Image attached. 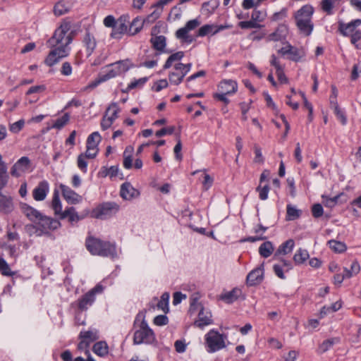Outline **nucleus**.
<instances>
[{"instance_id": "obj_1", "label": "nucleus", "mask_w": 361, "mask_h": 361, "mask_svg": "<svg viewBox=\"0 0 361 361\" xmlns=\"http://www.w3.org/2000/svg\"><path fill=\"white\" fill-rule=\"evenodd\" d=\"M23 213L34 224V228L39 235L48 234L50 231L61 227V223L57 219L43 214L37 209L27 204H22Z\"/></svg>"}, {"instance_id": "obj_2", "label": "nucleus", "mask_w": 361, "mask_h": 361, "mask_svg": "<svg viewBox=\"0 0 361 361\" xmlns=\"http://www.w3.org/2000/svg\"><path fill=\"white\" fill-rule=\"evenodd\" d=\"M85 247L92 255L114 258L117 256L114 243L102 240L99 238L88 236L85 240Z\"/></svg>"}, {"instance_id": "obj_3", "label": "nucleus", "mask_w": 361, "mask_h": 361, "mask_svg": "<svg viewBox=\"0 0 361 361\" xmlns=\"http://www.w3.org/2000/svg\"><path fill=\"white\" fill-rule=\"evenodd\" d=\"M130 64L128 60L118 61L109 65L106 70L100 73L94 81L86 86L84 88V90H87V89H94L100 83L125 73L130 69Z\"/></svg>"}, {"instance_id": "obj_4", "label": "nucleus", "mask_w": 361, "mask_h": 361, "mask_svg": "<svg viewBox=\"0 0 361 361\" xmlns=\"http://www.w3.org/2000/svg\"><path fill=\"white\" fill-rule=\"evenodd\" d=\"M145 317V316L143 312H139L135 317L134 326L137 329L135 330L133 336L134 344H149L155 339L154 334L148 326Z\"/></svg>"}, {"instance_id": "obj_5", "label": "nucleus", "mask_w": 361, "mask_h": 361, "mask_svg": "<svg viewBox=\"0 0 361 361\" xmlns=\"http://www.w3.org/2000/svg\"><path fill=\"white\" fill-rule=\"evenodd\" d=\"M314 11L312 6L306 4L298 9L294 14L297 27L305 36L310 35L314 29V23L312 22Z\"/></svg>"}, {"instance_id": "obj_6", "label": "nucleus", "mask_w": 361, "mask_h": 361, "mask_svg": "<svg viewBox=\"0 0 361 361\" xmlns=\"http://www.w3.org/2000/svg\"><path fill=\"white\" fill-rule=\"evenodd\" d=\"M71 25L69 22H64L58 27L53 36L48 40L50 47L67 46L72 42L73 39V32H69Z\"/></svg>"}, {"instance_id": "obj_7", "label": "nucleus", "mask_w": 361, "mask_h": 361, "mask_svg": "<svg viewBox=\"0 0 361 361\" xmlns=\"http://www.w3.org/2000/svg\"><path fill=\"white\" fill-rule=\"evenodd\" d=\"M204 340L207 351L212 353L226 346V341L227 340V336L220 334L215 329H211L205 334Z\"/></svg>"}, {"instance_id": "obj_8", "label": "nucleus", "mask_w": 361, "mask_h": 361, "mask_svg": "<svg viewBox=\"0 0 361 361\" xmlns=\"http://www.w3.org/2000/svg\"><path fill=\"white\" fill-rule=\"evenodd\" d=\"M218 92L213 94V97L219 101L228 104L230 100L227 98V95L235 94L238 90V83L235 80L231 79L222 80L217 87Z\"/></svg>"}, {"instance_id": "obj_9", "label": "nucleus", "mask_w": 361, "mask_h": 361, "mask_svg": "<svg viewBox=\"0 0 361 361\" xmlns=\"http://www.w3.org/2000/svg\"><path fill=\"white\" fill-rule=\"evenodd\" d=\"M103 286L97 284L93 288L90 290L77 300L78 307L80 311H85L91 307L95 301L96 295L102 293Z\"/></svg>"}, {"instance_id": "obj_10", "label": "nucleus", "mask_w": 361, "mask_h": 361, "mask_svg": "<svg viewBox=\"0 0 361 361\" xmlns=\"http://www.w3.org/2000/svg\"><path fill=\"white\" fill-rule=\"evenodd\" d=\"M52 49L44 60V63L51 67L59 63L62 59L68 56L70 53L71 48L67 46H56L51 47Z\"/></svg>"}, {"instance_id": "obj_11", "label": "nucleus", "mask_w": 361, "mask_h": 361, "mask_svg": "<svg viewBox=\"0 0 361 361\" xmlns=\"http://www.w3.org/2000/svg\"><path fill=\"white\" fill-rule=\"evenodd\" d=\"M130 16L128 13L121 16L116 22L111 37L114 39H121L123 34L128 32V25L130 23Z\"/></svg>"}, {"instance_id": "obj_12", "label": "nucleus", "mask_w": 361, "mask_h": 361, "mask_svg": "<svg viewBox=\"0 0 361 361\" xmlns=\"http://www.w3.org/2000/svg\"><path fill=\"white\" fill-rule=\"evenodd\" d=\"M183 56H184V52L181 51H177L174 54H172L167 59L166 61L165 62V63L163 66V68L169 69V68H171L173 66V63L177 62L178 63L177 68L182 69V71L184 72V73L185 75H187V73L188 72H190V71L191 70L192 63H189L187 64H183L182 63H180L179 61L183 58Z\"/></svg>"}, {"instance_id": "obj_13", "label": "nucleus", "mask_w": 361, "mask_h": 361, "mask_svg": "<svg viewBox=\"0 0 361 361\" xmlns=\"http://www.w3.org/2000/svg\"><path fill=\"white\" fill-rule=\"evenodd\" d=\"M30 166V160L27 157H22L11 167L10 173L12 176L18 178L25 173Z\"/></svg>"}, {"instance_id": "obj_14", "label": "nucleus", "mask_w": 361, "mask_h": 361, "mask_svg": "<svg viewBox=\"0 0 361 361\" xmlns=\"http://www.w3.org/2000/svg\"><path fill=\"white\" fill-rule=\"evenodd\" d=\"M154 30L153 28L152 30V37L149 41L152 48L157 51L155 56H158L159 54L166 52V38L164 35H157L154 33Z\"/></svg>"}, {"instance_id": "obj_15", "label": "nucleus", "mask_w": 361, "mask_h": 361, "mask_svg": "<svg viewBox=\"0 0 361 361\" xmlns=\"http://www.w3.org/2000/svg\"><path fill=\"white\" fill-rule=\"evenodd\" d=\"M264 263L252 270L247 276L246 283L250 286L259 284L264 279Z\"/></svg>"}, {"instance_id": "obj_16", "label": "nucleus", "mask_w": 361, "mask_h": 361, "mask_svg": "<svg viewBox=\"0 0 361 361\" xmlns=\"http://www.w3.org/2000/svg\"><path fill=\"white\" fill-rule=\"evenodd\" d=\"M49 189L50 186L47 180H43L39 182L32 190L33 199L38 202L44 200L49 192Z\"/></svg>"}, {"instance_id": "obj_17", "label": "nucleus", "mask_w": 361, "mask_h": 361, "mask_svg": "<svg viewBox=\"0 0 361 361\" xmlns=\"http://www.w3.org/2000/svg\"><path fill=\"white\" fill-rule=\"evenodd\" d=\"M59 188L61 190L63 198L68 203L74 204L79 203L81 201V196L73 190L70 187L61 183L59 185Z\"/></svg>"}, {"instance_id": "obj_18", "label": "nucleus", "mask_w": 361, "mask_h": 361, "mask_svg": "<svg viewBox=\"0 0 361 361\" xmlns=\"http://www.w3.org/2000/svg\"><path fill=\"white\" fill-rule=\"evenodd\" d=\"M82 46L85 48V51L87 56L92 54L97 47V39L94 35L89 30H87L82 39Z\"/></svg>"}, {"instance_id": "obj_19", "label": "nucleus", "mask_w": 361, "mask_h": 361, "mask_svg": "<svg viewBox=\"0 0 361 361\" xmlns=\"http://www.w3.org/2000/svg\"><path fill=\"white\" fill-rule=\"evenodd\" d=\"M121 196L126 200H131L140 195V192L135 189L130 183L126 182L121 186Z\"/></svg>"}, {"instance_id": "obj_20", "label": "nucleus", "mask_w": 361, "mask_h": 361, "mask_svg": "<svg viewBox=\"0 0 361 361\" xmlns=\"http://www.w3.org/2000/svg\"><path fill=\"white\" fill-rule=\"evenodd\" d=\"M361 25V20L356 19L348 23H340L338 30L343 36H350L357 30L356 27Z\"/></svg>"}, {"instance_id": "obj_21", "label": "nucleus", "mask_w": 361, "mask_h": 361, "mask_svg": "<svg viewBox=\"0 0 361 361\" xmlns=\"http://www.w3.org/2000/svg\"><path fill=\"white\" fill-rule=\"evenodd\" d=\"M85 217V215H80L76 212L75 207H70L66 208L63 213H61V216L59 217L61 219H68V221L71 224L77 223L79 221L83 219Z\"/></svg>"}, {"instance_id": "obj_22", "label": "nucleus", "mask_w": 361, "mask_h": 361, "mask_svg": "<svg viewBox=\"0 0 361 361\" xmlns=\"http://www.w3.org/2000/svg\"><path fill=\"white\" fill-rule=\"evenodd\" d=\"M242 294L238 288H234L231 291H224L219 296V299L227 304H231L236 301Z\"/></svg>"}, {"instance_id": "obj_23", "label": "nucleus", "mask_w": 361, "mask_h": 361, "mask_svg": "<svg viewBox=\"0 0 361 361\" xmlns=\"http://www.w3.org/2000/svg\"><path fill=\"white\" fill-rule=\"evenodd\" d=\"M119 209V206L114 202H106L103 204L99 210L97 217H106L111 216L117 212Z\"/></svg>"}, {"instance_id": "obj_24", "label": "nucleus", "mask_w": 361, "mask_h": 361, "mask_svg": "<svg viewBox=\"0 0 361 361\" xmlns=\"http://www.w3.org/2000/svg\"><path fill=\"white\" fill-rule=\"evenodd\" d=\"M212 314L209 311H205V310L202 307L198 313L197 319L195 322V325L200 328H203L205 326H207L212 324Z\"/></svg>"}, {"instance_id": "obj_25", "label": "nucleus", "mask_w": 361, "mask_h": 361, "mask_svg": "<svg viewBox=\"0 0 361 361\" xmlns=\"http://www.w3.org/2000/svg\"><path fill=\"white\" fill-rule=\"evenodd\" d=\"M225 28V26L223 25H216L214 24H207L203 26H202L198 30L197 36L199 37H204L206 35H214L216 33H218L219 31L223 30Z\"/></svg>"}, {"instance_id": "obj_26", "label": "nucleus", "mask_w": 361, "mask_h": 361, "mask_svg": "<svg viewBox=\"0 0 361 361\" xmlns=\"http://www.w3.org/2000/svg\"><path fill=\"white\" fill-rule=\"evenodd\" d=\"M71 8V0H60L54 6V13L56 16H60L67 13Z\"/></svg>"}, {"instance_id": "obj_27", "label": "nucleus", "mask_w": 361, "mask_h": 361, "mask_svg": "<svg viewBox=\"0 0 361 361\" xmlns=\"http://www.w3.org/2000/svg\"><path fill=\"white\" fill-rule=\"evenodd\" d=\"M173 71L170 72L169 74V82L175 85H179L183 80L184 77L186 75L182 69H178V63H173Z\"/></svg>"}, {"instance_id": "obj_28", "label": "nucleus", "mask_w": 361, "mask_h": 361, "mask_svg": "<svg viewBox=\"0 0 361 361\" xmlns=\"http://www.w3.org/2000/svg\"><path fill=\"white\" fill-rule=\"evenodd\" d=\"M14 205L11 196L5 195L0 192V212L8 214L13 210Z\"/></svg>"}, {"instance_id": "obj_29", "label": "nucleus", "mask_w": 361, "mask_h": 361, "mask_svg": "<svg viewBox=\"0 0 361 361\" xmlns=\"http://www.w3.org/2000/svg\"><path fill=\"white\" fill-rule=\"evenodd\" d=\"M144 22L145 20L139 16H137L136 18H133V20L131 22L130 21V23L128 25V35L133 36L139 33L143 27Z\"/></svg>"}, {"instance_id": "obj_30", "label": "nucleus", "mask_w": 361, "mask_h": 361, "mask_svg": "<svg viewBox=\"0 0 361 361\" xmlns=\"http://www.w3.org/2000/svg\"><path fill=\"white\" fill-rule=\"evenodd\" d=\"M288 32L287 25L284 24L279 25L276 31L269 35V40L280 41L284 39Z\"/></svg>"}, {"instance_id": "obj_31", "label": "nucleus", "mask_w": 361, "mask_h": 361, "mask_svg": "<svg viewBox=\"0 0 361 361\" xmlns=\"http://www.w3.org/2000/svg\"><path fill=\"white\" fill-rule=\"evenodd\" d=\"M51 207L54 210L55 215L61 216L62 211V204L59 198V192L55 189L54 190Z\"/></svg>"}, {"instance_id": "obj_32", "label": "nucleus", "mask_w": 361, "mask_h": 361, "mask_svg": "<svg viewBox=\"0 0 361 361\" xmlns=\"http://www.w3.org/2000/svg\"><path fill=\"white\" fill-rule=\"evenodd\" d=\"M295 246V242L293 239H289L283 243L277 249L275 252V256L277 255H285L290 253Z\"/></svg>"}, {"instance_id": "obj_33", "label": "nucleus", "mask_w": 361, "mask_h": 361, "mask_svg": "<svg viewBox=\"0 0 361 361\" xmlns=\"http://www.w3.org/2000/svg\"><path fill=\"white\" fill-rule=\"evenodd\" d=\"M8 176L7 174V166L3 161L1 154H0V190H2L8 182Z\"/></svg>"}, {"instance_id": "obj_34", "label": "nucleus", "mask_w": 361, "mask_h": 361, "mask_svg": "<svg viewBox=\"0 0 361 361\" xmlns=\"http://www.w3.org/2000/svg\"><path fill=\"white\" fill-rule=\"evenodd\" d=\"M120 109L116 103L109 105L105 111L104 116L107 117L112 123L118 118Z\"/></svg>"}, {"instance_id": "obj_35", "label": "nucleus", "mask_w": 361, "mask_h": 361, "mask_svg": "<svg viewBox=\"0 0 361 361\" xmlns=\"http://www.w3.org/2000/svg\"><path fill=\"white\" fill-rule=\"evenodd\" d=\"M302 211L292 204H288L286 207V220L294 221L301 216Z\"/></svg>"}, {"instance_id": "obj_36", "label": "nucleus", "mask_w": 361, "mask_h": 361, "mask_svg": "<svg viewBox=\"0 0 361 361\" xmlns=\"http://www.w3.org/2000/svg\"><path fill=\"white\" fill-rule=\"evenodd\" d=\"M274 250V247L272 243L270 241H266L263 243L259 247V255L264 258L270 257Z\"/></svg>"}, {"instance_id": "obj_37", "label": "nucleus", "mask_w": 361, "mask_h": 361, "mask_svg": "<svg viewBox=\"0 0 361 361\" xmlns=\"http://www.w3.org/2000/svg\"><path fill=\"white\" fill-rule=\"evenodd\" d=\"M340 339L338 338H331L324 341L318 348L319 353H324L331 349L334 345L338 343Z\"/></svg>"}, {"instance_id": "obj_38", "label": "nucleus", "mask_w": 361, "mask_h": 361, "mask_svg": "<svg viewBox=\"0 0 361 361\" xmlns=\"http://www.w3.org/2000/svg\"><path fill=\"white\" fill-rule=\"evenodd\" d=\"M288 59L293 61H298L305 56V52L302 49H298L293 46H289Z\"/></svg>"}, {"instance_id": "obj_39", "label": "nucleus", "mask_w": 361, "mask_h": 361, "mask_svg": "<svg viewBox=\"0 0 361 361\" xmlns=\"http://www.w3.org/2000/svg\"><path fill=\"white\" fill-rule=\"evenodd\" d=\"M309 257V252L307 250L299 248L293 256V260L296 264H300L304 263Z\"/></svg>"}, {"instance_id": "obj_40", "label": "nucleus", "mask_w": 361, "mask_h": 361, "mask_svg": "<svg viewBox=\"0 0 361 361\" xmlns=\"http://www.w3.org/2000/svg\"><path fill=\"white\" fill-rule=\"evenodd\" d=\"M133 152V147L128 146L123 152V166L126 169H130L133 166V159L131 154Z\"/></svg>"}, {"instance_id": "obj_41", "label": "nucleus", "mask_w": 361, "mask_h": 361, "mask_svg": "<svg viewBox=\"0 0 361 361\" xmlns=\"http://www.w3.org/2000/svg\"><path fill=\"white\" fill-rule=\"evenodd\" d=\"M92 350L97 355L103 357L108 353V345L106 342L99 341L93 345Z\"/></svg>"}, {"instance_id": "obj_42", "label": "nucleus", "mask_w": 361, "mask_h": 361, "mask_svg": "<svg viewBox=\"0 0 361 361\" xmlns=\"http://www.w3.org/2000/svg\"><path fill=\"white\" fill-rule=\"evenodd\" d=\"M69 120L70 115L68 113H66L61 117L54 121L51 128L60 130L68 123Z\"/></svg>"}, {"instance_id": "obj_43", "label": "nucleus", "mask_w": 361, "mask_h": 361, "mask_svg": "<svg viewBox=\"0 0 361 361\" xmlns=\"http://www.w3.org/2000/svg\"><path fill=\"white\" fill-rule=\"evenodd\" d=\"M360 271V266L357 261H353L350 265V269L344 268V272H345V276L351 278L353 276L357 275Z\"/></svg>"}, {"instance_id": "obj_44", "label": "nucleus", "mask_w": 361, "mask_h": 361, "mask_svg": "<svg viewBox=\"0 0 361 361\" xmlns=\"http://www.w3.org/2000/svg\"><path fill=\"white\" fill-rule=\"evenodd\" d=\"M169 293H164L161 296L160 300L157 303V307L164 312H167L169 311Z\"/></svg>"}, {"instance_id": "obj_45", "label": "nucleus", "mask_w": 361, "mask_h": 361, "mask_svg": "<svg viewBox=\"0 0 361 361\" xmlns=\"http://www.w3.org/2000/svg\"><path fill=\"white\" fill-rule=\"evenodd\" d=\"M101 141V136L98 132H94L90 134L87 139L86 146L98 147V145Z\"/></svg>"}, {"instance_id": "obj_46", "label": "nucleus", "mask_w": 361, "mask_h": 361, "mask_svg": "<svg viewBox=\"0 0 361 361\" xmlns=\"http://www.w3.org/2000/svg\"><path fill=\"white\" fill-rule=\"evenodd\" d=\"M80 338L87 339L88 342L92 343L98 338L97 331H81L79 335Z\"/></svg>"}, {"instance_id": "obj_47", "label": "nucleus", "mask_w": 361, "mask_h": 361, "mask_svg": "<svg viewBox=\"0 0 361 361\" xmlns=\"http://www.w3.org/2000/svg\"><path fill=\"white\" fill-rule=\"evenodd\" d=\"M328 244L331 250L336 252H342L346 250V245L344 243L331 240L328 242Z\"/></svg>"}, {"instance_id": "obj_48", "label": "nucleus", "mask_w": 361, "mask_h": 361, "mask_svg": "<svg viewBox=\"0 0 361 361\" xmlns=\"http://www.w3.org/2000/svg\"><path fill=\"white\" fill-rule=\"evenodd\" d=\"M342 307V304L340 301H337L332 304L331 306H324L320 314L322 315L327 314L329 312H334L340 310Z\"/></svg>"}, {"instance_id": "obj_49", "label": "nucleus", "mask_w": 361, "mask_h": 361, "mask_svg": "<svg viewBox=\"0 0 361 361\" xmlns=\"http://www.w3.org/2000/svg\"><path fill=\"white\" fill-rule=\"evenodd\" d=\"M350 42L356 49H361V30H357L350 35Z\"/></svg>"}, {"instance_id": "obj_50", "label": "nucleus", "mask_w": 361, "mask_h": 361, "mask_svg": "<svg viewBox=\"0 0 361 361\" xmlns=\"http://www.w3.org/2000/svg\"><path fill=\"white\" fill-rule=\"evenodd\" d=\"M118 167L117 166H112L110 168H103L101 173L103 176H109L111 178L117 176L118 173Z\"/></svg>"}, {"instance_id": "obj_51", "label": "nucleus", "mask_w": 361, "mask_h": 361, "mask_svg": "<svg viewBox=\"0 0 361 361\" xmlns=\"http://www.w3.org/2000/svg\"><path fill=\"white\" fill-rule=\"evenodd\" d=\"M86 159H87V157H86L83 153L80 154L78 155V159H77V165H78V167L83 172V173H86L87 172V162L86 161Z\"/></svg>"}, {"instance_id": "obj_52", "label": "nucleus", "mask_w": 361, "mask_h": 361, "mask_svg": "<svg viewBox=\"0 0 361 361\" xmlns=\"http://www.w3.org/2000/svg\"><path fill=\"white\" fill-rule=\"evenodd\" d=\"M331 108L334 109V114H336L337 118L341 121L342 125H345L347 123V118L345 116V112L339 108L338 105Z\"/></svg>"}, {"instance_id": "obj_53", "label": "nucleus", "mask_w": 361, "mask_h": 361, "mask_svg": "<svg viewBox=\"0 0 361 361\" xmlns=\"http://www.w3.org/2000/svg\"><path fill=\"white\" fill-rule=\"evenodd\" d=\"M25 125V121L23 119H20L13 123L9 125V130L13 133H19Z\"/></svg>"}, {"instance_id": "obj_54", "label": "nucleus", "mask_w": 361, "mask_h": 361, "mask_svg": "<svg viewBox=\"0 0 361 361\" xmlns=\"http://www.w3.org/2000/svg\"><path fill=\"white\" fill-rule=\"evenodd\" d=\"M340 195H336L334 197H329L327 196H322L323 202L324 203L326 207H334L338 200Z\"/></svg>"}, {"instance_id": "obj_55", "label": "nucleus", "mask_w": 361, "mask_h": 361, "mask_svg": "<svg viewBox=\"0 0 361 361\" xmlns=\"http://www.w3.org/2000/svg\"><path fill=\"white\" fill-rule=\"evenodd\" d=\"M91 343L87 339L80 338V341L78 345V350L84 352L85 355H89V347Z\"/></svg>"}, {"instance_id": "obj_56", "label": "nucleus", "mask_w": 361, "mask_h": 361, "mask_svg": "<svg viewBox=\"0 0 361 361\" xmlns=\"http://www.w3.org/2000/svg\"><path fill=\"white\" fill-rule=\"evenodd\" d=\"M98 152V147L86 146V151L83 154L87 159H94L97 155Z\"/></svg>"}, {"instance_id": "obj_57", "label": "nucleus", "mask_w": 361, "mask_h": 361, "mask_svg": "<svg viewBox=\"0 0 361 361\" xmlns=\"http://www.w3.org/2000/svg\"><path fill=\"white\" fill-rule=\"evenodd\" d=\"M147 80V78H141L137 80H134L130 84H128V88L132 90L136 87H141L145 84Z\"/></svg>"}, {"instance_id": "obj_58", "label": "nucleus", "mask_w": 361, "mask_h": 361, "mask_svg": "<svg viewBox=\"0 0 361 361\" xmlns=\"http://www.w3.org/2000/svg\"><path fill=\"white\" fill-rule=\"evenodd\" d=\"M46 90V86L44 85H39L32 86L27 91L26 94L30 95L32 94H39L43 92Z\"/></svg>"}, {"instance_id": "obj_59", "label": "nucleus", "mask_w": 361, "mask_h": 361, "mask_svg": "<svg viewBox=\"0 0 361 361\" xmlns=\"http://www.w3.org/2000/svg\"><path fill=\"white\" fill-rule=\"evenodd\" d=\"M324 210L322 204H314L312 207V214L314 218H319L323 215Z\"/></svg>"}, {"instance_id": "obj_60", "label": "nucleus", "mask_w": 361, "mask_h": 361, "mask_svg": "<svg viewBox=\"0 0 361 361\" xmlns=\"http://www.w3.org/2000/svg\"><path fill=\"white\" fill-rule=\"evenodd\" d=\"M257 190L259 192V197L260 200H265L268 198L269 188L267 185H265L263 187H257Z\"/></svg>"}, {"instance_id": "obj_61", "label": "nucleus", "mask_w": 361, "mask_h": 361, "mask_svg": "<svg viewBox=\"0 0 361 361\" xmlns=\"http://www.w3.org/2000/svg\"><path fill=\"white\" fill-rule=\"evenodd\" d=\"M338 90L334 85L331 86V94L329 97L330 104L331 107L338 106L337 102Z\"/></svg>"}, {"instance_id": "obj_62", "label": "nucleus", "mask_w": 361, "mask_h": 361, "mask_svg": "<svg viewBox=\"0 0 361 361\" xmlns=\"http://www.w3.org/2000/svg\"><path fill=\"white\" fill-rule=\"evenodd\" d=\"M238 25L242 29L256 28L259 27V25L254 22L252 20L247 21H240L238 23Z\"/></svg>"}, {"instance_id": "obj_63", "label": "nucleus", "mask_w": 361, "mask_h": 361, "mask_svg": "<svg viewBox=\"0 0 361 361\" xmlns=\"http://www.w3.org/2000/svg\"><path fill=\"white\" fill-rule=\"evenodd\" d=\"M175 130L174 126H169L168 128H163L161 130L156 132L155 135L157 137H160L166 134L171 135Z\"/></svg>"}, {"instance_id": "obj_64", "label": "nucleus", "mask_w": 361, "mask_h": 361, "mask_svg": "<svg viewBox=\"0 0 361 361\" xmlns=\"http://www.w3.org/2000/svg\"><path fill=\"white\" fill-rule=\"evenodd\" d=\"M61 73L63 75L68 76L72 73V66L69 62L63 63L61 68Z\"/></svg>"}]
</instances>
